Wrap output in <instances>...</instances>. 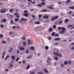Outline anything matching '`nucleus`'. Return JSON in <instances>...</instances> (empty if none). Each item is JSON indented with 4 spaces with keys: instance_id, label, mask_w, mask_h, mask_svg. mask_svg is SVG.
I'll use <instances>...</instances> for the list:
<instances>
[{
    "instance_id": "nucleus-46",
    "label": "nucleus",
    "mask_w": 74,
    "mask_h": 74,
    "mask_svg": "<svg viewBox=\"0 0 74 74\" xmlns=\"http://www.w3.org/2000/svg\"><path fill=\"white\" fill-rule=\"evenodd\" d=\"M13 10V9H10V12L11 13L12 12V11Z\"/></svg>"
},
{
    "instance_id": "nucleus-31",
    "label": "nucleus",
    "mask_w": 74,
    "mask_h": 74,
    "mask_svg": "<svg viewBox=\"0 0 74 74\" xmlns=\"http://www.w3.org/2000/svg\"><path fill=\"white\" fill-rule=\"evenodd\" d=\"M55 17H52L51 21H55Z\"/></svg>"
},
{
    "instance_id": "nucleus-43",
    "label": "nucleus",
    "mask_w": 74,
    "mask_h": 74,
    "mask_svg": "<svg viewBox=\"0 0 74 74\" xmlns=\"http://www.w3.org/2000/svg\"><path fill=\"white\" fill-rule=\"evenodd\" d=\"M32 57V56H28L27 57V58L29 59H30V58H31V57Z\"/></svg>"
},
{
    "instance_id": "nucleus-5",
    "label": "nucleus",
    "mask_w": 74,
    "mask_h": 74,
    "mask_svg": "<svg viewBox=\"0 0 74 74\" xmlns=\"http://www.w3.org/2000/svg\"><path fill=\"white\" fill-rule=\"evenodd\" d=\"M53 54L55 55V56H59V53L58 52H53Z\"/></svg>"
},
{
    "instance_id": "nucleus-24",
    "label": "nucleus",
    "mask_w": 74,
    "mask_h": 74,
    "mask_svg": "<svg viewBox=\"0 0 74 74\" xmlns=\"http://www.w3.org/2000/svg\"><path fill=\"white\" fill-rule=\"evenodd\" d=\"M11 57L12 60H14L15 58V57L14 56H12Z\"/></svg>"
},
{
    "instance_id": "nucleus-16",
    "label": "nucleus",
    "mask_w": 74,
    "mask_h": 74,
    "mask_svg": "<svg viewBox=\"0 0 74 74\" xmlns=\"http://www.w3.org/2000/svg\"><path fill=\"white\" fill-rule=\"evenodd\" d=\"M30 65L29 64H28V65L27 66V68H26V70H28V69H29L30 68Z\"/></svg>"
},
{
    "instance_id": "nucleus-34",
    "label": "nucleus",
    "mask_w": 74,
    "mask_h": 74,
    "mask_svg": "<svg viewBox=\"0 0 74 74\" xmlns=\"http://www.w3.org/2000/svg\"><path fill=\"white\" fill-rule=\"evenodd\" d=\"M64 64L65 65H67V61H66L64 62Z\"/></svg>"
},
{
    "instance_id": "nucleus-59",
    "label": "nucleus",
    "mask_w": 74,
    "mask_h": 74,
    "mask_svg": "<svg viewBox=\"0 0 74 74\" xmlns=\"http://www.w3.org/2000/svg\"><path fill=\"white\" fill-rule=\"evenodd\" d=\"M3 37V35L2 34L0 35V37H1V38Z\"/></svg>"
},
{
    "instance_id": "nucleus-27",
    "label": "nucleus",
    "mask_w": 74,
    "mask_h": 74,
    "mask_svg": "<svg viewBox=\"0 0 74 74\" xmlns=\"http://www.w3.org/2000/svg\"><path fill=\"white\" fill-rule=\"evenodd\" d=\"M23 41H25V39H26V37L25 36H23Z\"/></svg>"
},
{
    "instance_id": "nucleus-6",
    "label": "nucleus",
    "mask_w": 74,
    "mask_h": 74,
    "mask_svg": "<svg viewBox=\"0 0 74 74\" xmlns=\"http://www.w3.org/2000/svg\"><path fill=\"white\" fill-rule=\"evenodd\" d=\"M47 68L45 67L43 68V70L44 71H45V73H48V70L47 69Z\"/></svg>"
},
{
    "instance_id": "nucleus-55",
    "label": "nucleus",
    "mask_w": 74,
    "mask_h": 74,
    "mask_svg": "<svg viewBox=\"0 0 74 74\" xmlns=\"http://www.w3.org/2000/svg\"><path fill=\"white\" fill-rule=\"evenodd\" d=\"M19 59V57H18L16 60V61H18Z\"/></svg>"
},
{
    "instance_id": "nucleus-1",
    "label": "nucleus",
    "mask_w": 74,
    "mask_h": 74,
    "mask_svg": "<svg viewBox=\"0 0 74 74\" xmlns=\"http://www.w3.org/2000/svg\"><path fill=\"white\" fill-rule=\"evenodd\" d=\"M61 29L62 30H61L60 31H59V33L60 34H63V33H64V32H65V31H66V28H64V27H60L58 28V30H60Z\"/></svg>"
},
{
    "instance_id": "nucleus-21",
    "label": "nucleus",
    "mask_w": 74,
    "mask_h": 74,
    "mask_svg": "<svg viewBox=\"0 0 74 74\" xmlns=\"http://www.w3.org/2000/svg\"><path fill=\"white\" fill-rule=\"evenodd\" d=\"M45 49H46V50H48V49H49V47L48 46H46Z\"/></svg>"
},
{
    "instance_id": "nucleus-11",
    "label": "nucleus",
    "mask_w": 74,
    "mask_h": 74,
    "mask_svg": "<svg viewBox=\"0 0 74 74\" xmlns=\"http://www.w3.org/2000/svg\"><path fill=\"white\" fill-rule=\"evenodd\" d=\"M74 25L73 24L72 25H71L70 24L69 25L67 26V27L68 28H70V27H72Z\"/></svg>"
},
{
    "instance_id": "nucleus-12",
    "label": "nucleus",
    "mask_w": 74,
    "mask_h": 74,
    "mask_svg": "<svg viewBox=\"0 0 74 74\" xmlns=\"http://www.w3.org/2000/svg\"><path fill=\"white\" fill-rule=\"evenodd\" d=\"M5 52H3V55L2 56V59H4V55H5Z\"/></svg>"
},
{
    "instance_id": "nucleus-2",
    "label": "nucleus",
    "mask_w": 74,
    "mask_h": 74,
    "mask_svg": "<svg viewBox=\"0 0 74 74\" xmlns=\"http://www.w3.org/2000/svg\"><path fill=\"white\" fill-rule=\"evenodd\" d=\"M7 11V9L5 8L1 9L0 10V12L1 14H4Z\"/></svg>"
},
{
    "instance_id": "nucleus-64",
    "label": "nucleus",
    "mask_w": 74,
    "mask_h": 74,
    "mask_svg": "<svg viewBox=\"0 0 74 74\" xmlns=\"http://www.w3.org/2000/svg\"><path fill=\"white\" fill-rule=\"evenodd\" d=\"M17 53H19V50H18L16 52Z\"/></svg>"
},
{
    "instance_id": "nucleus-52",
    "label": "nucleus",
    "mask_w": 74,
    "mask_h": 74,
    "mask_svg": "<svg viewBox=\"0 0 74 74\" xmlns=\"http://www.w3.org/2000/svg\"><path fill=\"white\" fill-rule=\"evenodd\" d=\"M53 28L54 29H56V25H54L53 26Z\"/></svg>"
},
{
    "instance_id": "nucleus-44",
    "label": "nucleus",
    "mask_w": 74,
    "mask_h": 74,
    "mask_svg": "<svg viewBox=\"0 0 74 74\" xmlns=\"http://www.w3.org/2000/svg\"><path fill=\"white\" fill-rule=\"evenodd\" d=\"M58 18V16H55V19H57Z\"/></svg>"
},
{
    "instance_id": "nucleus-54",
    "label": "nucleus",
    "mask_w": 74,
    "mask_h": 74,
    "mask_svg": "<svg viewBox=\"0 0 74 74\" xmlns=\"http://www.w3.org/2000/svg\"><path fill=\"white\" fill-rule=\"evenodd\" d=\"M48 40H51L52 39V37H48Z\"/></svg>"
},
{
    "instance_id": "nucleus-35",
    "label": "nucleus",
    "mask_w": 74,
    "mask_h": 74,
    "mask_svg": "<svg viewBox=\"0 0 74 74\" xmlns=\"http://www.w3.org/2000/svg\"><path fill=\"white\" fill-rule=\"evenodd\" d=\"M54 36H57V37H59V34H56Z\"/></svg>"
},
{
    "instance_id": "nucleus-51",
    "label": "nucleus",
    "mask_w": 74,
    "mask_h": 74,
    "mask_svg": "<svg viewBox=\"0 0 74 74\" xmlns=\"http://www.w3.org/2000/svg\"><path fill=\"white\" fill-rule=\"evenodd\" d=\"M62 23V21H60L59 22V24H61V23Z\"/></svg>"
},
{
    "instance_id": "nucleus-18",
    "label": "nucleus",
    "mask_w": 74,
    "mask_h": 74,
    "mask_svg": "<svg viewBox=\"0 0 74 74\" xmlns=\"http://www.w3.org/2000/svg\"><path fill=\"white\" fill-rule=\"evenodd\" d=\"M58 56L59 58H61L62 57V55L60 53H59V54H58Z\"/></svg>"
},
{
    "instance_id": "nucleus-41",
    "label": "nucleus",
    "mask_w": 74,
    "mask_h": 74,
    "mask_svg": "<svg viewBox=\"0 0 74 74\" xmlns=\"http://www.w3.org/2000/svg\"><path fill=\"white\" fill-rule=\"evenodd\" d=\"M3 22H7V20H6L5 19H3Z\"/></svg>"
},
{
    "instance_id": "nucleus-4",
    "label": "nucleus",
    "mask_w": 74,
    "mask_h": 74,
    "mask_svg": "<svg viewBox=\"0 0 74 74\" xmlns=\"http://www.w3.org/2000/svg\"><path fill=\"white\" fill-rule=\"evenodd\" d=\"M27 21V19H26L25 18H22L21 20H20L18 22V23H21L22 21Z\"/></svg>"
},
{
    "instance_id": "nucleus-53",
    "label": "nucleus",
    "mask_w": 74,
    "mask_h": 74,
    "mask_svg": "<svg viewBox=\"0 0 74 74\" xmlns=\"http://www.w3.org/2000/svg\"><path fill=\"white\" fill-rule=\"evenodd\" d=\"M4 27V25H3L2 24H1V28H3V27Z\"/></svg>"
},
{
    "instance_id": "nucleus-61",
    "label": "nucleus",
    "mask_w": 74,
    "mask_h": 74,
    "mask_svg": "<svg viewBox=\"0 0 74 74\" xmlns=\"http://www.w3.org/2000/svg\"><path fill=\"white\" fill-rule=\"evenodd\" d=\"M44 12H47V10L46 9H44L43 10Z\"/></svg>"
},
{
    "instance_id": "nucleus-36",
    "label": "nucleus",
    "mask_w": 74,
    "mask_h": 74,
    "mask_svg": "<svg viewBox=\"0 0 74 74\" xmlns=\"http://www.w3.org/2000/svg\"><path fill=\"white\" fill-rule=\"evenodd\" d=\"M35 24H36L37 25H38V24H40V22L38 21V22H36L35 23Z\"/></svg>"
},
{
    "instance_id": "nucleus-15",
    "label": "nucleus",
    "mask_w": 74,
    "mask_h": 74,
    "mask_svg": "<svg viewBox=\"0 0 74 74\" xmlns=\"http://www.w3.org/2000/svg\"><path fill=\"white\" fill-rule=\"evenodd\" d=\"M13 67V64H10L8 68L10 69V68H11V67Z\"/></svg>"
},
{
    "instance_id": "nucleus-30",
    "label": "nucleus",
    "mask_w": 74,
    "mask_h": 74,
    "mask_svg": "<svg viewBox=\"0 0 74 74\" xmlns=\"http://www.w3.org/2000/svg\"><path fill=\"white\" fill-rule=\"evenodd\" d=\"M18 14H19V13L17 12L14 14V16L15 15H18Z\"/></svg>"
},
{
    "instance_id": "nucleus-40",
    "label": "nucleus",
    "mask_w": 74,
    "mask_h": 74,
    "mask_svg": "<svg viewBox=\"0 0 74 74\" xmlns=\"http://www.w3.org/2000/svg\"><path fill=\"white\" fill-rule=\"evenodd\" d=\"M23 45L24 47H25V46H26V43H25V42H23Z\"/></svg>"
},
{
    "instance_id": "nucleus-26",
    "label": "nucleus",
    "mask_w": 74,
    "mask_h": 74,
    "mask_svg": "<svg viewBox=\"0 0 74 74\" xmlns=\"http://www.w3.org/2000/svg\"><path fill=\"white\" fill-rule=\"evenodd\" d=\"M54 59L56 60H58V58L57 57H55Z\"/></svg>"
},
{
    "instance_id": "nucleus-47",
    "label": "nucleus",
    "mask_w": 74,
    "mask_h": 74,
    "mask_svg": "<svg viewBox=\"0 0 74 74\" xmlns=\"http://www.w3.org/2000/svg\"><path fill=\"white\" fill-rule=\"evenodd\" d=\"M54 34H55V32H53L51 34L52 36H53Z\"/></svg>"
},
{
    "instance_id": "nucleus-25",
    "label": "nucleus",
    "mask_w": 74,
    "mask_h": 74,
    "mask_svg": "<svg viewBox=\"0 0 74 74\" xmlns=\"http://www.w3.org/2000/svg\"><path fill=\"white\" fill-rule=\"evenodd\" d=\"M26 53H29V49H27L25 51Z\"/></svg>"
},
{
    "instance_id": "nucleus-23",
    "label": "nucleus",
    "mask_w": 74,
    "mask_h": 74,
    "mask_svg": "<svg viewBox=\"0 0 74 74\" xmlns=\"http://www.w3.org/2000/svg\"><path fill=\"white\" fill-rule=\"evenodd\" d=\"M53 30V29L52 28H50L49 29V32H52Z\"/></svg>"
},
{
    "instance_id": "nucleus-56",
    "label": "nucleus",
    "mask_w": 74,
    "mask_h": 74,
    "mask_svg": "<svg viewBox=\"0 0 74 74\" xmlns=\"http://www.w3.org/2000/svg\"><path fill=\"white\" fill-rule=\"evenodd\" d=\"M24 12L25 13H27V12H28L27 11V10H24Z\"/></svg>"
},
{
    "instance_id": "nucleus-8",
    "label": "nucleus",
    "mask_w": 74,
    "mask_h": 74,
    "mask_svg": "<svg viewBox=\"0 0 74 74\" xmlns=\"http://www.w3.org/2000/svg\"><path fill=\"white\" fill-rule=\"evenodd\" d=\"M18 48L19 49H20L21 51H25V48L23 47L21 48L20 46H18Z\"/></svg>"
},
{
    "instance_id": "nucleus-48",
    "label": "nucleus",
    "mask_w": 74,
    "mask_h": 74,
    "mask_svg": "<svg viewBox=\"0 0 74 74\" xmlns=\"http://www.w3.org/2000/svg\"><path fill=\"white\" fill-rule=\"evenodd\" d=\"M2 43H3V44H6V42L4 41V40L2 41Z\"/></svg>"
},
{
    "instance_id": "nucleus-28",
    "label": "nucleus",
    "mask_w": 74,
    "mask_h": 74,
    "mask_svg": "<svg viewBox=\"0 0 74 74\" xmlns=\"http://www.w3.org/2000/svg\"><path fill=\"white\" fill-rule=\"evenodd\" d=\"M65 65L64 64H62L61 65H60V66L61 67H64L65 66Z\"/></svg>"
},
{
    "instance_id": "nucleus-45",
    "label": "nucleus",
    "mask_w": 74,
    "mask_h": 74,
    "mask_svg": "<svg viewBox=\"0 0 74 74\" xmlns=\"http://www.w3.org/2000/svg\"><path fill=\"white\" fill-rule=\"evenodd\" d=\"M62 3V2L61 1H59L58 2V4H61Z\"/></svg>"
},
{
    "instance_id": "nucleus-60",
    "label": "nucleus",
    "mask_w": 74,
    "mask_h": 74,
    "mask_svg": "<svg viewBox=\"0 0 74 74\" xmlns=\"http://www.w3.org/2000/svg\"><path fill=\"white\" fill-rule=\"evenodd\" d=\"M10 16L11 18H14V17H13V16L11 15V14H10Z\"/></svg>"
},
{
    "instance_id": "nucleus-9",
    "label": "nucleus",
    "mask_w": 74,
    "mask_h": 74,
    "mask_svg": "<svg viewBox=\"0 0 74 74\" xmlns=\"http://www.w3.org/2000/svg\"><path fill=\"white\" fill-rule=\"evenodd\" d=\"M43 19H48V18H49V17L48 16H43Z\"/></svg>"
},
{
    "instance_id": "nucleus-49",
    "label": "nucleus",
    "mask_w": 74,
    "mask_h": 74,
    "mask_svg": "<svg viewBox=\"0 0 74 74\" xmlns=\"http://www.w3.org/2000/svg\"><path fill=\"white\" fill-rule=\"evenodd\" d=\"M54 50L55 51H59V49H58L56 48H54Z\"/></svg>"
},
{
    "instance_id": "nucleus-14",
    "label": "nucleus",
    "mask_w": 74,
    "mask_h": 74,
    "mask_svg": "<svg viewBox=\"0 0 74 74\" xmlns=\"http://www.w3.org/2000/svg\"><path fill=\"white\" fill-rule=\"evenodd\" d=\"M69 9H71V10H74V6H72L71 7H69Z\"/></svg>"
},
{
    "instance_id": "nucleus-63",
    "label": "nucleus",
    "mask_w": 74,
    "mask_h": 74,
    "mask_svg": "<svg viewBox=\"0 0 74 74\" xmlns=\"http://www.w3.org/2000/svg\"><path fill=\"white\" fill-rule=\"evenodd\" d=\"M42 16V15L40 14L39 15V17L40 18L41 17V16Z\"/></svg>"
},
{
    "instance_id": "nucleus-13",
    "label": "nucleus",
    "mask_w": 74,
    "mask_h": 74,
    "mask_svg": "<svg viewBox=\"0 0 74 74\" xmlns=\"http://www.w3.org/2000/svg\"><path fill=\"white\" fill-rule=\"evenodd\" d=\"M23 15L25 16H29V14L28 13H25L23 14Z\"/></svg>"
},
{
    "instance_id": "nucleus-10",
    "label": "nucleus",
    "mask_w": 74,
    "mask_h": 74,
    "mask_svg": "<svg viewBox=\"0 0 74 74\" xmlns=\"http://www.w3.org/2000/svg\"><path fill=\"white\" fill-rule=\"evenodd\" d=\"M30 49H32L33 51H34V50H35V48L34 47L32 46L30 47Z\"/></svg>"
},
{
    "instance_id": "nucleus-57",
    "label": "nucleus",
    "mask_w": 74,
    "mask_h": 74,
    "mask_svg": "<svg viewBox=\"0 0 74 74\" xmlns=\"http://www.w3.org/2000/svg\"><path fill=\"white\" fill-rule=\"evenodd\" d=\"M32 18H35L36 17V16L34 15H32Z\"/></svg>"
},
{
    "instance_id": "nucleus-38",
    "label": "nucleus",
    "mask_w": 74,
    "mask_h": 74,
    "mask_svg": "<svg viewBox=\"0 0 74 74\" xmlns=\"http://www.w3.org/2000/svg\"><path fill=\"white\" fill-rule=\"evenodd\" d=\"M71 61L69 60L68 61V64H71Z\"/></svg>"
},
{
    "instance_id": "nucleus-29",
    "label": "nucleus",
    "mask_w": 74,
    "mask_h": 74,
    "mask_svg": "<svg viewBox=\"0 0 74 74\" xmlns=\"http://www.w3.org/2000/svg\"><path fill=\"white\" fill-rule=\"evenodd\" d=\"M12 50H13V49H10L9 50L8 52H11L12 51Z\"/></svg>"
},
{
    "instance_id": "nucleus-58",
    "label": "nucleus",
    "mask_w": 74,
    "mask_h": 74,
    "mask_svg": "<svg viewBox=\"0 0 74 74\" xmlns=\"http://www.w3.org/2000/svg\"><path fill=\"white\" fill-rule=\"evenodd\" d=\"M16 28L17 29H19L20 28V27H19V26H16Z\"/></svg>"
},
{
    "instance_id": "nucleus-62",
    "label": "nucleus",
    "mask_w": 74,
    "mask_h": 74,
    "mask_svg": "<svg viewBox=\"0 0 74 74\" xmlns=\"http://www.w3.org/2000/svg\"><path fill=\"white\" fill-rule=\"evenodd\" d=\"M38 6L39 7H42V5H41L40 4H39L38 5Z\"/></svg>"
},
{
    "instance_id": "nucleus-20",
    "label": "nucleus",
    "mask_w": 74,
    "mask_h": 74,
    "mask_svg": "<svg viewBox=\"0 0 74 74\" xmlns=\"http://www.w3.org/2000/svg\"><path fill=\"white\" fill-rule=\"evenodd\" d=\"M19 19L18 18H16L14 19V21L15 22H18V21H19Z\"/></svg>"
},
{
    "instance_id": "nucleus-33",
    "label": "nucleus",
    "mask_w": 74,
    "mask_h": 74,
    "mask_svg": "<svg viewBox=\"0 0 74 74\" xmlns=\"http://www.w3.org/2000/svg\"><path fill=\"white\" fill-rule=\"evenodd\" d=\"M10 23L12 25H13V24H14V21H11L10 22Z\"/></svg>"
},
{
    "instance_id": "nucleus-3",
    "label": "nucleus",
    "mask_w": 74,
    "mask_h": 74,
    "mask_svg": "<svg viewBox=\"0 0 74 74\" xmlns=\"http://www.w3.org/2000/svg\"><path fill=\"white\" fill-rule=\"evenodd\" d=\"M47 62L48 63H49V64H51V62H49V60L50 61V60H52V59H51V58H50L49 57H48V58H47Z\"/></svg>"
},
{
    "instance_id": "nucleus-19",
    "label": "nucleus",
    "mask_w": 74,
    "mask_h": 74,
    "mask_svg": "<svg viewBox=\"0 0 74 74\" xmlns=\"http://www.w3.org/2000/svg\"><path fill=\"white\" fill-rule=\"evenodd\" d=\"M9 57H10V56H9V55L7 56L5 58L4 60H6Z\"/></svg>"
},
{
    "instance_id": "nucleus-17",
    "label": "nucleus",
    "mask_w": 74,
    "mask_h": 74,
    "mask_svg": "<svg viewBox=\"0 0 74 74\" xmlns=\"http://www.w3.org/2000/svg\"><path fill=\"white\" fill-rule=\"evenodd\" d=\"M60 40V38H56L55 39V40L56 41H59V40Z\"/></svg>"
},
{
    "instance_id": "nucleus-50",
    "label": "nucleus",
    "mask_w": 74,
    "mask_h": 74,
    "mask_svg": "<svg viewBox=\"0 0 74 74\" xmlns=\"http://www.w3.org/2000/svg\"><path fill=\"white\" fill-rule=\"evenodd\" d=\"M26 63V61L25 60H23L22 62V63H23V64H24V63Z\"/></svg>"
},
{
    "instance_id": "nucleus-22",
    "label": "nucleus",
    "mask_w": 74,
    "mask_h": 74,
    "mask_svg": "<svg viewBox=\"0 0 74 74\" xmlns=\"http://www.w3.org/2000/svg\"><path fill=\"white\" fill-rule=\"evenodd\" d=\"M29 74H35V72L34 71H32L30 72V73Z\"/></svg>"
},
{
    "instance_id": "nucleus-42",
    "label": "nucleus",
    "mask_w": 74,
    "mask_h": 74,
    "mask_svg": "<svg viewBox=\"0 0 74 74\" xmlns=\"http://www.w3.org/2000/svg\"><path fill=\"white\" fill-rule=\"evenodd\" d=\"M65 22L66 23H67V22H69V21H68V19H66L65 20Z\"/></svg>"
},
{
    "instance_id": "nucleus-32",
    "label": "nucleus",
    "mask_w": 74,
    "mask_h": 74,
    "mask_svg": "<svg viewBox=\"0 0 74 74\" xmlns=\"http://www.w3.org/2000/svg\"><path fill=\"white\" fill-rule=\"evenodd\" d=\"M71 1V0H68L66 2V4H68L69 2H70Z\"/></svg>"
},
{
    "instance_id": "nucleus-37",
    "label": "nucleus",
    "mask_w": 74,
    "mask_h": 74,
    "mask_svg": "<svg viewBox=\"0 0 74 74\" xmlns=\"http://www.w3.org/2000/svg\"><path fill=\"white\" fill-rule=\"evenodd\" d=\"M41 4H42V5H45V3H44V2H41Z\"/></svg>"
},
{
    "instance_id": "nucleus-7",
    "label": "nucleus",
    "mask_w": 74,
    "mask_h": 74,
    "mask_svg": "<svg viewBox=\"0 0 74 74\" xmlns=\"http://www.w3.org/2000/svg\"><path fill=\"white\" fill-rule=\"evenodd\" d=\"M28 41L27 43L28 45H30V44H32V42L30 41V39L28 40Z\"/></svg>"
},
{
    "instance_id": "nucleus-39",
    "label": "nucleus",
    "mask_w": 74,
    "mask_h": 74,
    "mask_svg": "<svg viewBox=\"0 0 74 74\" xmlns=\"http://www.w3.org/2000/svg\"><path fill=\"white\" fill-rule=\"evenodd\" d=\"M48 8H49V9H50L51 10H53V9H54V8L52 7H49Z\"/></svg>"
}]
</instances>
